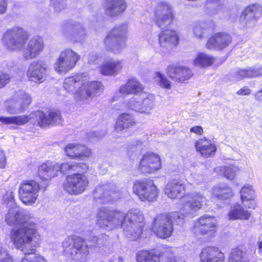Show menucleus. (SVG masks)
Listing matches in <instances>:
<instances>
[{
  "label": "nucleus",
  "instance_id": "c756f323",
  "mask_svg": "<svg viewBox=\"0 0 262 262\" xmlns=\"http://www.w3.org/2000/svg\"><path fill=\"white\" fill-rule=\"evenodd\" d=\"M126 8L124 0H106L105 11L106 14L113 16L120 14Z\"/></svg>",
  "mask_w": 262,
  "mask_h": 262
},
{
  "label": "nucleus",
  "instance_id": "4d7b16f0",
  "mask_svg": "<svg viewBox=\"0 0 262 262\" xmlns=\"http://www.w3.org/2000/svg\"><path fill=\"white\" fill-rule=\"evenodd\" d=\"M157 236L160 238L165 239L170 237L172 230H153Z\"/></svg>",
  "mask_w": 262,
  "mask_h": 262
},
{
  "label": "nucleus",
  "instance_id": "7ed1b4c3",
  "mask_svg": "<svg viewBox=\"0 0 262 262\" xmlns=\"http://www.w3.org/2000/svg\"><path fill=\"white\" fill-rule=\"evenodd\" d=\"M190 200L184 201L182 204V212H175L171 216L172 226L183 223L185 216L193 217L197 212L207 205V200L203 193L193 192L188 194Z\"/></svg>",
  "mask_w": 262,
  "mask_h": 262
},
{
  "label": "nucleus",
  "instance_id": "bb28decb",
  "mask_svg": "<svg viewBox=\"0 0 262 262\" xmlns=\"http://www.w3.org/2000/svg\"><path fill=\"white\" fill-rule=\"evenodd\" d=\"M185 187L179 180H173L169 182L164 189L165 193L171 199L180 198L184 194Z\"/></svg>",
  "mask_w": 262,
  "mask_h": 262
},
{
  "label": "nucleus",
  "instance_id": "de8ad7c7",
  "mask_svg": "<svg viewBox=\"0 0 262 262\" xmlns=\"http://www.w3.org/2000/svg\"><path fill=\"white\" fill-rule=\"evenodd\" d=\"M246 69H239L230 75V80L235 82L242 80L244 78H247Z\"/></svg>",
  "mask_w": 262,
  "mask_h": 262
},
{
  "label": "nucleus",
  "instance_id": "052dcab7",
  "mask_svg": "<svg viewBox=\"0 0 262 262\" xmlns=\"http://www.w3.org/2000/svg\"><path fill=\"white\" fill-rule=\"evenodd\" d=\"M0 262H13L12 257L6 252H1Z\"/></svg>",
  "mask_w": 262,
  "mask_h": 262
},
{
  "label": "nucleus",
  "instance_id": "a19ab883",
  "mask_svg": "<svg viewBox=\"0 0 262 262\" xmlns=\"http://www.w3.org/2000/svg\"><path fill=\"white\" fill-rule=\"evenodd\" d=\"M17 104L19 105L18 110L23 112L32 102L31 95L25 91H19L17 92Z\"/></svg>",
  "mask_w": 262,
  "mask_h": 262
},
{
  "label": "nucleus",
  "instance_id": "4be33fe9",
  "mask_svg": "<svg viewBox=\"0 0 262 262\" xmlns=\"http://www.w3.org/2000/svg\"><path fill=\"white\" fill-rule=\"evenodd\" d=\"M167 74L173 81L183 83L193 76L191 70L185 66H169Z\"/></svg>",
  "mask_w": 262,
  "mask_h": 262
},
{
  "label": "nucleus",
  "instance_id": "39448f33",
  "mask_svg": "<svg viewBox=\"0 0 262 262\" xmlns=\"http://www.w3.org/2000/svg\"><path fill=\"white\" fill-rule=\"evenodd\" d=\"M165 258L166 262H184L180 258L175 256L171 247L162 245L158 252L155 249L142 250L136 254L137 262H160V258Z\"/></svg>",
  "mask_w": 262,
  "mask_h": 262
},
{
  "label": "nucleus",
  "instance_id": "680f3d73",
  "mask_svg": "<svg viewBox=\"0 0 262 262\" xmlns=\"http://www.w3.org/2000/svg\"><path fill=\"white\" fill-rule=\"evenodd\" d=\"M0 121L3 123L9 124V123H16V117H1Z\"/></svg>",
  "mask_w": 262,
  "mask_h": 262
},
{
  "label": "nucleus",
  "instance_id": "864d4df0",
  "mask_svg": "<svg viewBox=\"0 0 262 262\" xmlns=\"http://www.w3.org/2000/svg\"><path fill=\"white\" fill-rule=\"evenodd\" d=\"M51 4L56 12H60L66 7L65 0H51Z\"/></svg>",
  "mask_w": 262,
  "mask_h": 262
},
{
  "label": "nucleus",
  "instance_id": "4c0bfd02",
  "mask_svg": "<svg viewBox=\"0 0 262 262\" xmlns=\"http://www.w3.org/2000/svg\"><path fill=\"white\" fill-rule=\"evenodd\" d=\"M141 101L143 113H148L153 108L155 97L152 94L146 93H141L139 95Z\"/></svg>",
  "mask_w": 262,
  "mask_h": 262
},
{
  "label": "nucleus",
  "instance_id": "f257e3e1",
  "mask_svg": "<svg viewBox=\"0 0 262 262\" xmlns=\"http://www.w3.org/2000/svg\"><path fill=\"white\" fill-rule=\"evenodd\" d=\"M144 216L138 209L129 210L125 214L118 210L100 208L96 215V224L101 228H138L143 227Z\"/></svg>",
  "mask_w": 262,
  "mask_h": 262
},
{
  "label": "nucleus",
  "instance_id": "f03ea898",
  "mask_svg": "<svg viewBox=\"0 0 262 262\" xmlns=\"http://www.w3.org/2000/svg\"><path fill=\"white\" fill-rule=\"evenodd\" d=\"M63 87L67 92L74 95L78 102L87 103L99 91L101 83L90 81L87 76L79 74L66 78Z\"/></svg>",
  "mask_w": 262,
  "mask_h": 262
},
{
  "label": "nucleus",
  "instance_id": "a878e982",
  "mask_svg": "<svg viewBox=\"0 0 262 262\" xmlns=\"http://www.w3.org/2000/svg\"><path fill=\"white\" fill-rule=\"evenodd\" d=\"M195 148L205 158L214 155L216 151L215 145L205 137L199 139L195 142Z\"/></svg>",
  "mask_w": 262,
  "mask_h": 262
},
{
  "label": "nucleus",
  "instance_id": "3c124183",
  "mask_svg": "<svg viewBox=\"0 0 262 262\" xmlns=\"http://www.w3.org/2000/svg\"><path fill=\"white\" fill-rule=\"evenodd\" d=\"M6 221L10 226H15L16 222V212L15 208H10L6 215Z\"/></svg>",
  "mask_w": 262,
  "mask_h": 262
},
{
  "label": "nucleus",
  "instance_id": "338daca9",
  "mask_svg": "<svg viewBox=\"0 0 262 262\" xmlns=\"http://www.w3.org/2000/svg\"><path fill=\"white\" fill-rule=\"evenodd\" d=\"M98 57L96 54L91 53L88 55V61L90 63H94L98 59Z\"/></svg>",
  "mask_w": 262,
  "mask_h": 262
},
{
  "label": "nucleus",
  "instance_id": "0e129e2a",
  "mask_svg": "<svg viewBox=\"0 0 262 262\" xmlns=\"http://www.w3.org/2000/svg\"><path fill=\"white\" fill-rule=\"evenodd\" d=\"M190 132L195 133L198 135H202L203 133V129L201 126H195L190 128Z\"/></svg>",
  "mask_w": 262,
  "mask_h": 262
},
{
  "label": "nucleus",
  "instance_id": "473e14b6",
  "mask_svg": "<svg viewBox=\"0 0 262 262\" xmlns=\"http://www.w3.org/2000/svg\"><path fill=\"white\" fill-rule=\"evenodd\" d=\"M214 62L215 58L205 52L198 53L193 60L194 66L203 68L212 66Z\"/></svg>",
  "mask_w": 262,
  "mask_h": 262
},
{
  "label": "nucleus",
  "instance_id": "9b49d317",
  "mask_svg": "<svg viewBox=\"0 0 262 262\" xmlns=\"http://www.w3.org/2000/svg\"><path fill=\"white\" fill-rule=\"evenodd\" d=\"M89 184L86 177L83 173L69 175L63 184L64 190L71 194H78L83 192Z\"/></svg>",
  "mask_w": 262,
  "mask_h": 262
},
{
  "label": "nucleus",
  "instance_id": "a18cd8bd",
  "mask_svg": "<svg viewBox=\"0 0 262 262\" xmlns=\"http://www.w3.org/2000/svg\"><path fill=\"white\" fill-rule=\"evenodd\" d=\"M155 81L159 85L167 89H171V82L163 74L160 72H156L154 76Z\"/></svg>",
  "mask_w": 262,
  "mask_h": 262
},
{
  "label": "nucleus",
  "instance_id": "7c9ffc66",
  "mask_svg": "<svg viewBox=\"0 0 262 262\" xmlns=\"http://www.w3.org/2000/svg\"><path fill=\"white\" fill-rule=\"evenodd\" d=\"M143 85L135 78L129 79L126 83L121 86L120 93L122 95L136 94L143 90Z\"/></svg>",
  "mask_w": 262,
  "mask_h": 262
},
{
  "label": "nucleus",
  "instance_id": "0eeeda50",
  "mask_svg": "<svg viewBox=\"0 0 262 262\" xmlns=\"http://www.w3.org/2000/svg\"><path fill=\"white\" fill-rule=\"evenodd\" d=\"M127 30V26L122 24L108 31L103 40L106 49L114 53L120 52L125 46Z\"/></svg>",
  "mask_w": 262,
  "mask_h": 262
},
{
  "label": "nucleus",
  "instance_id": "2f4dec72",
  "mask_svg": "<svg viewBox=\"0 0 262 262\" xmlns=\"http://www.w3.org/2000/svg\"><path fill=\"white\" fill-rule=\"evenodd\" d=\"M228 262H250V261L248 258L246 249L238 246L232 249Z\"/></svg>",
  "mask_w": 262,
  "mask_h": 262
},
{
  "label": "nucleus",
  "instance_id": "c9c22d12",
  "mask_svg": "<svg viewBox=\"0 0 262 262\" xmlns=\"http://www.w3.org/2000/svg\"><path fill=\"white\" fill-rule=\"evenodd\" d=\"M3 42L10 50H13L16 47V30L15 29L8 30L4 34Z\"/></svg>",
  "mask_w": 262,
  "mask_h": 262
},
{
  "label": "nucleus",
  "instance_id": "412c9836",
  "mask_svg": "<svg viewBox=\"0 0 262 262\" xmlns=\"http://www.w3.org/2000/svg\"><path fill=\"white\" fill-rule=\"evenodd\" d=\"M95 198L100 199L102 203L108 202L118 199L119 193L114 185L104 184L96 188Z\"/></svg>",
  "mask_w": 262,
  "mask_h": 262
},
{
  "label": "nucleus",
  "instance_id": "c03bdc74",
  "mask_svg": "<svg viewBox=\"0 0 262 262\" xmlns=\"http://www.w3.org/2000/svg\"><path fill=\"white\" fill-rule=\"evenodd\" d=\"M240 193L241 200H254L255 198V191L249 185H244L242 188Z\"/></svg>",
  "mask_w": 262,
  "mask_h": 262
},
{
  "label": "nucleus",
  "instance_id": "ddd939ff",
  "mask_svg": "<svg viewBox=\"0 0 262 262\" xmlns=\"http://www.w3.org/2000/svg\"><path fill=\"white\" fill-rule=\"evenodd\" d=\"M133 189L142 201H154L158 196V188L151 181H136Z\"/></svg>",
  "mask_w": 262,
  "mask_h": 262
},
{
  "label": "nucleus",
  "instance_id": "e433bc0d",
  "mask_svg": "<svg viewBox=\"0 0 262 262\" xmlns=\"http://www.w3.org/2000/svg\"><path fill=\"white\" fill-rule=\"evenodd\" d=\"M154 228L160 229H174L172 223L168 215L161 214L158 215L154 220Z\"/></svg>",
  "mask_w": 262,
  "mask_h": 262
},
{
  "label": "nucleus",
  "instance_id": "5fc2aeb1",
  "mask_svg": "<svg viewBox=\"0 0 262 262\" xmlns=\"http://www.w3.org/2000/svg\"><path fill=\"white\" fill-rule=\"evenodd\" d=\"M4 203L8 207H11L14 203V195L13 192L8 191L4 197Z\"/></svg>",
  "mask_w": 262,
  "mask_h": 262
},
{
  "label": "nucleus",
  "instance_id": "8fccbe9b",
  "mask_svg": "<svg viewBox=\"0 0 262 262\" xmlns=\"http://www.w3.org/2000/svg\"><path fill=\"white\" fill-rule=\"evenodd\" d=\"M224 176L229 180L234 179L237 176L238 168L236 166L225 167L223 168Z\"/></svg>",
  "mask_w": 262,
  "mask_h": 262
},
{
  "label": "nucleus",
  "instance_id": "2eb2a0df",
  "mask_svg": "<svg viewBox=\"0 0 262 262\" xmlns=\"http://www.w3.org/2000/svg\"><path fill=\"white\" fill-rule=\"evenodd\" d=\"M161 161L159 155L152 152H147L140 160L138 169L143 173H152L160 169Z\"/></svg>",
  "mask_w": 262,
  "mask_h": 262
},
{
  "label": "nucleus",
  "instance_id": "603ef678",
  "mask_svg": "<svg viewBox=\"0 0 262 262\" xmlns=\"http://www.w3.org/2000/svg\"><path fill=\"white\" fill-rule=\"evenodd\" d=\"M29 121H31L32 123L36 125L33 122V121H36L35 112L31 113L29 115H21L17 116V125H24Z\"/></svg>",
  "mask_w": 262,
  "mask_h": 262
},
{
  "label": "nucleus",
  "instance_id": "6ab92c4d",
  "mask_svg": "<svg viewBox=\"0 0 262 262\" xmlns=\"http://www.w3.org/2000/svg\"><path fill=\"white\" fill-rule=\"evenodd\" d=\"M43 40L40 36H35L30 40L27 46L21 52L22 55L26 59L36 58L43 50Z\"/></svg>",
  "mask_w": 262,
  "mask_h": 262
},
{
  "label": "nucleus",
  "instance_id": "774afa93",
  "mask_svg": "<svg viewBox=\"0 0 262 262\" xmlns=\"http://www.w3.org/2000/svg\"><path fill=\"white\" fill-rule=\"evenodd\" d=\"M222 0H208L207 5L211 7L212 5L215 6H220L222 4Z\"/></svg>",
  "mask_w": 262,
  "mask_h": 262
},
{
  "label": "nucleus",
  "instance_id": "20e7f679",
  "mask_svg": "<svg viewBox=\"0 0 262 262\" xmlns=\"http://www.w3.org/2000/svg\"><path fill=\"white\" fill-rule=\"evenodd\" d=\"M37 230H17V248H21L25 254L21 262H47L41 256L34 255L33 257L30 256V254L35 253V248H30V244L34 242L33 247L39 246L40 244V235L37 233Z\"/></svg>",
  "mask_w": 262,
  "mask_h": 262
},
{
  "label": "nucleus",
  "instance_id": "37998d69",
  "mask_svg": "<svg viewBox=\"0 0 262 262\" xmlns=\"http://www.w3.org/2000/svg\"><path fill=\"white\" fill-rule=\"evenodd\" d=\"M28 38V32L23 28L17 27V51H23L26 46V42Z\"/></svg>",
  "mask_w": 262,
  "mask_h": 262
},
{
  "label": "nucleus",
  "instance_id": "423d86ee",
  "mask_svg": "<svg viewBox=\"0 0 262 262\" xmlns=\"http://www.w3.org/2000/svg\"><path fill=\"white\" fill-rule=\"evenodd\" d=\"M64 252L71 256H76L80 260L85 259L90 254V249L96 245H89L83 237L78 236L68 237L62 243Z\"/></svg>",
  "mask_w": 262,
  "mask_h": 262
},
{
  "label": "nucleus",
  "instance_id": "aec40b11",
  "mask_svg": "<svg viewBox=\"0 0 262 262\" xmlns=\"http://www.w3.org/2000/svg\"><path fill=\"white\" fill-rule=\"evenodd\" d=\"M165 28H161L162 31L158 35L159 43L161 48L169 50L178 43V36L175 30Z\"/></svg>",
  "mask_w": 262,
  "mask_h": 262
},
{
  "label": "nucleus",
  "instance_id": "1a4fd4ad",
  "mask_svg": "<svg viewBox=\"0 0 262 262\" xmlns=\"http://www.w3.org/2000/svg\"><path fill=\"white\" fill-rule=\"evenodd\" d=\"M154 13V21L160 28L167 27L172 23L174 18L172 7L165 2H161L156 5Z\"/></svg>",
  "mask_w": 262,
  "mask_h": 262
},
{
  "label": "nucleus",
  "instance_id": "f704fd0d",
  "mask_svg": "<svg viewBox=\"0 0 262 262\" xmlns=\"http://www.w3.org/2000/svg\"><path fill=\"white\" fill-rule=\"evenodd\" d=\"M216 220L212 216L205 215L201 216L194 223V228H210L217 227Z\"/></svg>",
  "mask_w": 262,
  "mask_h": 262
},
{
  "label": "nucleus",
  "instance_id": "f8f14e48",
  "mask_svg": "<svg viewBox=\"0 0 262 262\" xmlns=\"http://www.w3.org/2000/svg\"><path fill=\"white\" fill-rule=\"evenodd\" d=\"M39 189L38 184L34 181H24L19 189L20 200L27 205L33 204L37 199Z\"/></svg>",
  "mask_w": 262,
  "mask_h": 262
},
{
  "label": "nucleus",
  "instance_id": "5701e85b",
  "mask_svg": "<svg viewBox=\"0 0 262 262\" xmlns=\"http://www.w3.org/2000/svg\"><path fill=\"white\" fill-rule=\"evenodd\" d=\"M231 41V37L228 34L217 33L208 39L206 47L208 49L221 50L227 47Z\"/></svg>",
  "mask_w": 262,
  "mask_h": 262
},
{
  "label": "nucleus",
  "instance_id": "c85d7f7f",
  "mask_svg": "<svg viewBox=\"0 0 262 262\" xmlns=\"http://www.w3.org/2000/svg\"><path fill=\"white\" fill-rule=\"evenodd\" d=\"M136 121L135 117L130 114L124 113L120 114L117 118L115 129L119 132L136 125Z\"/></svg>",
  "mask_w": 262,
  "mask_h": 262
},
{
  "label": "nucleus",
  "instance_id": "393cba45",
  "mask_svg": "<svg viewBox=\"0 0 262 262\" xmlns=\"http://www.w3.org/2000/svg\"><path fill=\"white\" fill-rule=\"evenodd\" d=\"M58 163L47 161L38 167V176L43 180L48 181L56 176L59 172Z\"/></svg>",
  "mask_w": 262,
  "mask_h": 262
},
{
  "label": "nucleus",
  "instance_id": "49530a36",
  "mask_svg": "<svg viewBox=\"0 0 262 262\" xmlns=\"http://www.w3.org/2000/svg\"><path fill=\"white\" fill-rule=\"evenodd\" d=\"M127 107L128 109L135 111L137 112L141 113H143L141 101L139 98H133L129 100L127 103Z\"/></svg>",
  "mask_w": 262,
  "mask_h": 262
},
{
  "label": "nucleus",
  "instance_id": "72a5a7b5",
  "mask_svg": "<svg viewBox=\"0 0 262 262\" xmlns=\"http://www.w3.org/2000/svg\"><path fill=\"white\" fill-rule=\"evenodd\" d=\"M251 215V212L246 210L239 204H236L232 207L228 216L231 220H248Z\"/></svg>",
  "mask_w": 262,
  "mask_h": 262
},
{
  "label": "nucleus",
  "instance_id": "b1692460",
  "mask_svg": "<svg viewBox=\"0 0 262 262\" xmlns=\"http://www.w3.org/2000/svg\"><path fill=\"white\" fill-rule=\"evenodd\" d=\"M262 14V7L258 4L251 5L247 7L241 15V18L245 19L246 25L250 27L254 25L255 19Z\"/></svg>",
  "mask_w": 262,
  "mask_h": 262
},
{
  "label": "nucleus",
  "instance_id": "69168bd1",
  "mask_svg": "<svg viewBox=\"0 0 262 262\" xmlns=\"http://www.w3.org/2000/svg\"><path fill=\"white\" fill-rule=\"evenodd\" d=\"M6 163V157L4 152L0 150V168H4Z\"/></svg>",
  "mask_w": 262,
  "mask_h": 262
},
{
  "label": "nucleus",
  "instance_id": "9d476101",
  "mask_svg": "<svg viewBox=\"0 0 262 262\" xmlns=\"http://www.w3.org/2000/svg\"><path fill=\"white\" fill-rule=\"evenodd\" d=\"M60 31L65 37L74 42L83 40L86 36L82 24L75 20L64 21L61 26Z\"/></svg>",
  "mask_w": 262,
  "mask_h": 262
},
{
  "label": "nucleus",
  "instance_id": "6e6552de",
  "mask_svg": "<svg viewBox=\"0 0 262 262\" xmlns=\"http://www.w3.org/2000/svg\"><path fill=\"white\" fill-rule=\"evenodd\" d=\"M80 58V55L73 50L66 49L60 52L54 64V69L58 73L64 74L76 66Z\"/></svg>",
  "mask_w": 262,
  "mask_h": 262
},
{
  "label": "nucleus",
  "instance_id": "cd10ccee",
  "mask_svg": "<svg viewBox=\"0 0 262 262\" xmlns=\"http://www.w3.org/2000/svg\"><path fill=\"white\" fill-rule=\"evenodd\" d=\"M122 66L121 60L110 59L104 63L100 67V70L102 75L115 76L120 72Z\"/></svg>",
  "mask_w": 262,
  "mask_h": 262
},
{
  "label": "nucleus",
  "instance_id": "58836bf2",
  "mask_svg": "<svg viewBox=\"0 0 262 262\" xmlns=\"http://www.w3.org/2000/svg\"><path fill=\"white\" fill-rule=\"evenodd\" d=\"M212 192L219 199H226L232 195V189L226 184H221L214 187Z\"/></svg>",
  "mask_w": 262,
  "mask_h": 262
},
{
  "label": "nucleus",
  "instance_id": "09e8293b",
  "mask_svg": "<svg viewBox=\"0 0 262 262\" xmlns=\"http://www.w3.org/2000/svg\"><path fill=\"white\" fill-rule=\"evenodd\" d=\"M247 78H254L262 76V67L255 66L246 69Z\"/></svg>",
  "mask_w": 262,
  "mask_h": 262
},
{
  "label": "nucleus",
  "instance_id": "f3484780",
  "mask_svg": "<svg viewBox=\"0 0 262 262\" xmlns=\"http://www.w3.org/2000/svg\"><path fill=\"white\" fill-rule=\"evenodd\" d=\"M66 155L72 159L83 160L90 157L92 151L84 144L71 143L67 145L64 149Z\"/></svg>",
  "mask_w": 262,
  "mask_h": 262
},
{
  "label": "nucleus",
  "instance_id": "a211bd4d",
  "mask_svg": "<svg viewBox=\"0 0 262 262\" xmlns=\"http://www.w3.org/2000/svg\"><path fill=\"white\" fill-rule=\"evenodd\" d=\"M35 116L36 121H33L34 123L42 127L54 124H60L62 122L60 113L57 110L51 111L48 116L42 112L38 111L35 112Z\"/></svg>",
  "mask_w": 262,
  "mask_h": 262
},
{
  "label": "nucleus",
  "instance_id": "ea45409f",
  "mask_svg": "<svg viewBox=\"0 0 262 262\" xmlns=\"http://www.w3.org/2000/svg\"><path fill=\"white\" fill-rule=\"evenodd\" d=\"M81 163H78L76 162H66L61 164L58 163L59 172L63 173H70L73 172L80 171Z\"/></svg>",
  "mask_w": 262,
  "mask_h": 262
},
{
  "label": "nucleus",
  "instance_id": "13d9d810",
  "mask_svg": "<svg viewBox=\"0 0 262 262\" xmlns=\"http://www.w3.org/2000/svg\"><path fill=\"white\" fill-rule=\"evenodd\" d=\"M7 110L10 114H14L15 112L16 102L14 100H11L6 102Z\"/></svg>",
  "mask_w": 262,
  "mask_h": 262
},
{
  "label": "nucleus",
  "instance_id": "79ce46f5",
  "mask_svg": "<svg viewBox=\"0 0 262 262\" xmlns=\"http://www.w3.org/2000/svg\"><path fill=\"white\" fill-rule=\"evenodd\" d=\"M208 24L206 22H195L192 26V30L194 35L199 39L203 38L206 34Z\"/></svg>",
  "mask_w": 262,
  "mask_h": 262
},
{
  "label": "nucleus",
  "instance_id": "6e6d98bb",
  "mask_svg": "<svg viewBox=\"0 0 262 262\" xmlns=\"http://www.w3.org/2000/svg\"><path fill=\"white\" fill-rule=\"evenodd\" d=\"M241 204H239L242 205L244 208L255 209L257 207L256 203L254 200H241Z\"/></svg>",
  "mask_w": 262,
  "mask_h": 262
},
{
  "label": "nucleus",
  "instance_id": "4468645a",
  "mask_svg": "<svg viewBox=\"0 0 262 262\" xmlns=\"http://www.w3.org/2000/svg\"><path fill=\"white\" fill-rule=\"evenodd\" d=\"M48 71L49 66L46 62L34 60L30 64L27 75L30 81L40 83L46 79Z\"/></svg>",
  "mask_w": 262,
  "mask_h": 262
},
{
  "label": "nucleus",
  "instance_id": "e2e57ef3",
  "mask_svg": "<svg viewBox=\"0 0 262 262\" xmlns=\"http://www.w3.org/2000/svg\"><path fill=\"white\" fill-rule=\"evenodd\" d=\"M251 90L247 86H244L238 90L236 94L238 95H248L250 94Z\"/></svg>",
  "mask_w": 262,
  "mask_h": 262
},
{
  "label": "nucleus",
  "instance_id": "dca6fc26",
  "mask_svg": "<svg viewBox=\"0 0 262 262\" xmlns=\"http://www.w3.org/2000/svg\"><path fill=\"white\" fill-rule=\"evenodd\" d=\"M200 262H225L224 253L218 247L207 246L201 249L199 255Z\"/></svg>",
  "mask_w": 262,
  "mask_h": 262
},
{
  "label": "nucleus",
  "instance_id": "bf43d9fd",
  "mask_svg": "<svg viewBox=\"0 0 262 262\" xmlns=\"http://www.w3.org/2000/svg\"><path fill=\"white\" fill-rule=\"evenodd\" d=\"M10 81V76L5 73L0 74V89Z\"/></svg>",
  "mask_w": 262,
  "mask_h": 262
}]
</instances>
